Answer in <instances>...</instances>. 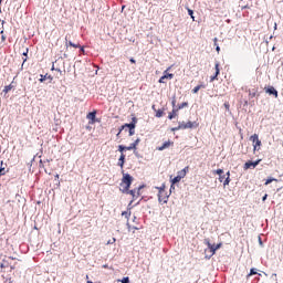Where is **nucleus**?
I'll use <instances>...</instances> for the list:
<instances>
[{"label":"nucleus","mask_w":283,"mask_h":283,"mask_svg":"<svg viewBox=\"0 0 283 283\" xmlns=\"http://www.w3.org/2000/svg\"><path fill=\"white\" fill-rule=\"evenodd\" d=\"M255 94H256L255 91H253V92L250 91V92H249L250 98H255Z\"/></svg>","instance_id":"obj_35"},{"label":"nucleus","mask_w":283,"mask_h":283,"mask_svg":"<svg viewBox=\"0 0 283 283\" xmlns=\"http://www.w3.org/2000/svg\"><path fill=\"white\" fill-rule=\"evenodd\" d=\"M259 243L262 244V239L261 238H259Z\"/></svg>","instance_id":"obj_55"},{"label":"nucleus","mask_w":283,"mask_h":283,"mask_svg":"<svg viewBox=\"0 0 283 283\" xmlns=\"http://www.w3.org/2000/svg\"><path fill=\"white\" fill-rule=\"evenodd\" d=\"M0 34H3V31H1Z\"/></svg>","instance_id":"obj_64"},{"label":"nucleus","mask_w":283,"mask_h":283,"mask_svg":"<svg viewBox=\"0 0 283 283\" xmlns=\"http://www.w3.org/2000/svg\"><path fill=\"white\" fill-rule=\"evenodd\" d=\"M65 45H70L71 48H81V44H74L72 41H67V36H65Z\"/></svg>","instance_id":"obj_15"},{"label":"nucleus","mask_w":283,"mask_h":283,"mask_svg":"<svg viewBox=\"0 0 283 283\" xmlns=\"http://www.w3.org/2000/svg\"><path fill=\"white\" fill-rule=\"evenodd\" d=\"M169 120H174L176 118V109H174L171 113L168 115Z\"/></svg>","instance_id":"obj_20"},{"label":"nucleus","mask_w":283,"mask_h":283,"mask_svg":"<svg viewBox=\"0 0 283 283\" xmlns=\"http://www.w3.org/2000/svg\"><path fill=\"white\" fill-rule=\"evenodd\" d=\"M250 140L253 143V151H260V148L262 146V142L260 140V137L258 134H254L250 137Z\"/></svg>","instance_id":"obj_2"},{"label":"nucleus","mask_w":283,"mask_h":283,"mask_svg":"<svg viewBox=\"0 0 283 283\" xmlns=\"http://www.w3.org/2000/svg\"><path fill=\"white\" fill-rule=\"evenodd\" d=\"M40 167H43V164H41Z\"/></svg>","instance_id":"obj_62"},{"label":"nucleus","mask_w":283,"mask_h":283,"mask_svg":"<svg viewBox=\"0 0 283 283\" xmlns=\"http://www.w3.org/2000/svg\"><path fill=\"white\" fill-rule=\"evenodd\" d=\"M171 104H172V107H176V99H172Z\"/></svg>","instance_id":"obj_49"},{"label":"nucleus","mask_w":283,"mask_h":283,"mask_svg":"<svg viewBox=\"0 0 283 283\" xmlns=\"http://www.w3.org/2000/svg\"><path fill=\"white\" fill-rule=\"evenodd\" d=\"M260 165V160L256 161H247L244 164V169H255Z\"/></svg>","instance_id":"obj_7"},{"label":"nucleus","mask_w":283,"mask_h":283,"mask_svg":"<svg viewBox=\"0 0 283 283\" xmlns=\"http://www.w3.org/2000/svg\"><path fill=\"white\" fill-rule=\"evenodd\" d=\"M25 61H28L27 57L23 60L22 67H23V65H25Z\"/></svg>","instance_id":"obj_52"},{"label":"nucleus","mask_w":283,"mask_h":283,"mask_svg":"<svg viewBox=\"0 0 283 283\" xmlns=\"http://www.w3.org/2000/svg\"><path fill=\"white\" fill-rule=\"evenodd\" d=\"M220 247H222V243L212 244V248H210L212 255H216V251H218V249H220Z\"/></svg>","instance_id":"obj_14"},{"label":"nucleus","mask_w":283,"mask_h":283,"mask_svg":"<svg viewBox=\"0 0 283 283\" xmlns=\"http://www.w3.org/2000/svg\"><path fill=\"white\" fill-rule=\"evenodd\" d=\"M48 78V75H40V83H43Z\"/></svg>","instance_id":"obj_34"},{"label":"nucleus","mask_w":283,"mask_h":283,"mask_svg":"<svg viewBox=\"0 0 283 283\" xmlns=\"http://www.w3.org/2000/svg\"><path fill=\"white\" fill-rule=\"evenodd\" d=\"M140 144V138H137L133 144H130L129 146H127V151H132V149H136V147H138V145Z\"/></svg>","instance_id":"obj_11"},{"label":"nucleus","mask_w":283,"mask_h":283,"mask_svg":"<svg viewBox=\"0 0 283 283\" xmlns=\"http://www.w3.org/2000/svg\"><path fill=\"white\" fill-rule=\"evenodd\" d=\"M188 105L189 104L187 102H184L178 106V109H185V107H187Z\"/></svg>","instance_id":"obj_30"},{"label":"nucleus","mask_w":283,"mask_h":283,"mask_svg":"<svg viewBox=\"0 0 283 283\" xmlns=\"http://www.w3.org/2000/svg\"><path fill=\"white\" fill-rule=\"evenodd\" d=\"M214 46L218 48V38L213 39Z\"/></svg>","instance_id":"obj_42"},{"label":"nucleus","mask_w":283,"mask_h":283,"mask_svg":"<svg viewBox=\"0 0 283 283\" xmlns=\"http://www.w3.org/2000/svg\"><path fill=\"white\" fill-rule=\"evenodd\" d=\"M9 170H6V167H0V177L1 176H6V174H8Z\"/></svg>","instance_id":"obj_23"},{"label":"nucleus","mask_w":283,"mask_h":283,"mask_svg":"<svg viewBox=\"0 0 283 283\" xmlns=\"http://www.w3.org/2000/svg\"><path fill=\"white\" fill-rule=\"evenodd\" d=\"M216 50H217L218 54H220V45H217Z\"/></svg>","instance_id":"obj_46"},{"label":"nucleus","mask_w":283,"mask_h":283,"mask_svg":"<svg viewBox=\"0 0 283 283\" xmlns=\"http://www.w3.org/2000/svg\"><path fill=\"white\" fill-rule=\"evenodd\" d=\"M227 178H231V172L230 171L227 172Z\"/></svg>","instance_id":"obj_50"},{"label":"nucleus","mask_w":283,"mask_h":283,"mask_svg":"<svg viewBox=\"0 0 283 283\" xmlns=\"http://www.w3.org/2000/svg\"><path fill=\"white\" fill-rule=\"evenodd\" d=\"M182 179L177 175L174 179H171V189H174V185L180 182Z\"/></svg>","instance_id":"obj_17"},{"label":"nucleus","mask_w":283,"mask_h":283,"mask_svg":"<svg viewBox=\"0 0 283 283\" xmlns=\"http://www.w3.org/2000/svg\"><path fill=\"white\" fill-rule=\"evenodd\" d=\"M86 118H87L88 120H91V122H90L91 125H94V123H96V111L88 113V114L86 115Z\"/></svg>","instance_id":"obj_9"},{"label":"nucleus","mask_w":283,"mask_h":283,"mask_svg":"<svg viewBox=\"0 0 283 283\" xmlns=\"http://www.w3.org/2000/svg\"><path fill=\"white\" fill-rule=\"evenodd\" d=\"M251 275H258V271L253 268L250 270V273L248 274V277H251Z\"/></svg>","instance_id":"obj_25"},{"label":"nucleus","mask_w":283,"mask_h":283,"mask_svg":"<svg viewBox=\"0 0 283 283\" xmlns=\"http://www.w3.org/2000/svg\"><path fill=\"white\" fill-rule=\"evenodd\" d=\"M155 189L158 190V193H165V184L161 185L160 187H155Z\"/></svg>","instance_id":"obj_19"},{"label":"nucleus","mask_w":283,"mask_h":283,"mask_svg":"<svg viewBox=\"0 0 283 283\" xmlns=\"http://www.w3.org/2000/svg\"><path fill=\"white\" fill-rule=\"evenodd\" d=\"M124 149H127V146H123V145L118 146V151H120V154H123Z\"/></svg>","instance_id":"obj_33"},{"label":"nucleus","mask_w":283,"mask_h":283,"mask_svg":"<svg viewBox=\"0 0 283 283\" xmlns=\"http://www.w3.org/2000/svg\"><path fill=\"white\" fill-rule=\"evenodd\" d=\"M127 229L128 231H132V226L129 224V222H127Z\"/></svg>","instance_id":"obj_47"},{"label":"nucleus","mask_w":283,"mask_h":283,"mask_svg":"<svg viewBox=\"0 0 283 283\" xmlns=\"http://www.w3.org/2000/svg\"><path fill=\"white\" fill-rule=\"evenodd\" d=\"M40 165H43V160H40Z\"/></svg>","instance_id":"obj_59"},{"label":"nucleus","mask_w":283,"mask_h":283,"mask_svg":"<svg viewBox=\"0 0 283 283\" xmlns=\"http://www.w3.org/2000/svg\"><path fill=\"white\" fill-rule=\"evenodd\" d=\"M205 244H207L208 249L211 250V248L213 247V244H211V241H209V239H205Z\"/></svg>","instance_id":"obj_28"},{"label":"nucleus","mask_w":283,"mask_h":283,"mask_svg":"<svg viewBox=\"0 0 283 283\" xmlns=\"http://www.w3.org/2000/svg\"><path fill=\"white\" fill-rule=\"evenodd\" d=\"M122 283H129V276H125V277L122 280Z\"/></svg>","instance_id":"obj_37"},{"label":"nucleus","mask_w":283,"mask_h":283,"mask_svg":"<svg viewBox=\"0 0 283 283\" xmlns=\"http://www.w3.org/2000/svg\"><path fill=\"white\" fill-rule=\"evenodd\" d=\"M80 52H82V54L85 53V49L83 46H80Z\"/></svg>","instance_id":"obj_43"},{"label":"nucleus","mask_w":283,"mask_h":283,"mask_svg":"<svg viewBox=\"0 0 283 283\" xmlns=\"http://www.w3.org/2000/svg\"><path fill=\"white\" fill-rule=\"evenodd\" d=\"M134 134H136V128L129 129V136H134Z\"/></svg>","instance_id":"obj_38"},{"label":"nucleus","mask_w":283,"mask_h":283,"mask_svg":"<svg viewBox=\"0 0 283 283\" xmlns=\"http://www.w3.org/2000/svg\"><path fill=\"white\" fill-rule=\"evenodd\" d=\"M133 229L137 230L138 228L134 227Z\"/></svg>","instance_id":"obj_61"},{"label":"nucleus","mask_w":283,"mask_h":283,"mask_svg":"<svg viewBox=\"0 0 283 283\" xmlns=\"http://www.w3.org/2000/svg\"><path fill=\"white\" fill-rule=\"evenodd\" d=\"M144 187L145 186H139L138 188H135L137 198L140 196V189H143Z\"/></svg>","instance_id":"obj_31"},{"label":"nucleus","mask_w":283,"mask_h":283,"mask_svg":"<svg viewBox=\"0 0 283 283\" xmlns=\"http://www.w3.org/2000/svg\"><path fill=\"white\" fill-rule=\"evenodd\" d=\"M0 167H4V166H3V161L0 163Z\"/></svg>","instance_id":"obj_56"},{"label":"nucleus","mask_w":283,"mask_h":283,"mask_svg":"<svg viewBox=\"0 0 283 283\" xmlns=\"http://www.w3.org/2000/svg\"><path fill=\"white\" fill-rule=\"evenodd\" d=\"M213 174H217V176H222L224 174V170L223 169H217V170H213Z\"/></svg>","instance_id":"obj_27"},{"label":"nucleus","mask_w":283,"mask_h":283,"mask_svg":"<svg viewBox=\"0 0 283 283\" xmlns=\"http://www.w3.org/2000/svg\"><path fill=\"white\" fill-rule=\"evenodd\" d=\"M203 85H197L193 90H192V94H198V92H200V90H202Z\"/></svg>","instance_id":"obj_18"},{"label":"nucleus","mask_w":283,"mask_h":283,"mask_svg":"<svg viewBox=\"0 0 283 283\" xmlns=\"http://www.w3.org/2000/svg\"><path fill=\"white\" fill-rule=\"evenodd\" d=\"M265 92L266 94H270L272 96H275V98H277V90H275V87L270 86Z\"/></svg>","instance_id":"obj_12"},{"label":"nucleus","mask_w":283,"mask_h":283,"mask_svg":"<svg viewBox=\"0 0 283 283\" xmlns=\"http://www.w3.org/2000/svg\"><path fill=\"white\" fill-rule=\"evenodd\" d=\"M57 72H60V74L62 73L61 69H56Z\"/></svg>","instance_id":"obj_57"},{"label":"nucleus","mask_w":283,"mask_h":283,"mask_svg":"<svg viewBox=\"0 0 283 283\" xmlns=\"http://www.w3.org/2000/svg\"><path fill=\"white\" fill-rule=\"evenodd\" d=\"M198 127V123L196 122H179V129H193Z\"/></svg>","instance_id":"obj_3"},{"label":"nucleus","mask_w":283,"mask_h":283,"mask_svg":"<svg viewBox=\"0 0 283 283\" xmlns=\"http://www.w3.org/2000/svg\"><path fill=\"white\" fill-rule=\"evenodd\" d=\"M214 67H216V73L210 77L211 83H213V81H216V78H218V75L220 74V63L217 62Z\"/></svg>","instance_id":"obj_10"},{"label":"nucleus","mask_w":283,"mask_h":283,"mask_svg":"<svg viewBox=\"0 0 283 283\" xmlns=\"http://www.w3.org/2000/svg\"><path fill=\"white\" fill-rule=\"evenodd\" d=\"M1 42L3 43V42H6V35H1Z\"/></svg>","instance_id":"obj_44"},{"label":"nucleus","mask_w":283,"mask_h":283,"mask_svg":"<svg viewBox=\"0 0 283 283\" xmlns=\"http://www.w3.org/2000/svg\"><path fill=\"white\" fill-rule=\"evenodd\" d=\"M133 221H136V217H134Z\"/></svg>","instance_id":"obj_60"},{"label":"nucleus","mask_w":283,"mask_h":283,"mask_svg":"<svg viewBox=\"0 0 283 283\" xmlns=\"http://www.w3.org/2000/svg\"><path fill=\"white\" fill-rule=\"evenodd\" d=\"M11 271H14L17 269L15 265H10Z\"/></svg>","instance_id":"obj_48"},{"label":"nucleus","mask_w":283,"mask_h":283,"mask_svg":"<svg viewBox=\"0 0 283 283\" xmlns=\"http://www.w3.org/2000/svg\"><path fill=\"white\" fill-rule=\"evenodd\" d=\"M132 182H134V177H132V175L125 174V171H123V178H122L120 186L123 187V185H125V187L122 189V192L129 193L130 196H133L134 199H136L137 198L136 189L129 190V188L132 187Z\"/></svg>","instance_id":"obj_1"},{"label":"nucleus","mask_w":283,"mask_h":283,"mask_svg":"<svg viewBox=\"0 0 283 283\" xmlns=\"http://www.w3.org/2000/svg\"><path fill=\"white\" fill-rule=\"evenodd\" d=\"M114 242H116V238H113L112 240H108L107 244H114Z\"/></svg>","instance_id":"obj_40"},{"label":"nucleus","mask_w":283,"mask_h":283,"mask_svg":"<svg viewBox=\"0 0 283 283\" xmlns=\"http://www.w3.org/2000/svg\"><path fill=\"white\" fill-rule=\"evenodd\" d=\"M130 63H136V60L134 57H132Z\"/></svg>","instance_id":"obj_51"},{"label":"nucleus","mask_w":283,"mask_h":283,"mask_svg":"<svg viewBox=\"0 0 283 283\" xmlns=\"http://www.w3.org/2000/svg\"><path fill=\"white\" fill-rule=\"evenodd\" d=\"M23 56H28V49H27V52H23Z\"/></svg>","instance_id":"obj_53"},{"label":"nucleus","mask_w":283,"mask_h":283,"mask_svg":"<svg viewBox=\"0 0 283 283\" xmlns=\"http://www.w3.org/2000/svg\"><path fill=\"white\" fill-rule=\"evenodd\" d=\"M9 260H17V258H14V256H9Z\"/></svg>","instance_id":"obj_54"},{"label":"nucleus","mask_w":283,"mask_h":283,"mask_svg":"<svg viewBox=\"0 0 283 283\" xmlns=\"http://www.w3.org/2000/svg\"><path fill=\"white\" fill-rule=\"evenodd\" d=\"M153 109H156V105H153Z\"/></svg>","instance_id":"obj_58"},{"label":"nucleus","mask_w":283,"mask_h":283,"mask_svg":"<svg viewBox=\"0 0 283 283\" xmlns=\"http://www.w3.org/2000/svg\"><path fill=\"white\" fill-rule=\"evenodd\" d=\"M229 182H231V177H227L226 179H223V187L229 186Z\"/></svg>","instance_id":"obj_24"},{"label":"nucleus","mask_w":283,"mask_h":283,"mask_svg":"<svg viewBox=\"0 0 283 283\" xmlns=\"http://www.w3.org/2000/svg\"><path fill=\"white\" fill-rule=\"evenodd\" d=\"M188 14L191 17L192 21H196V17H193V10L188 9Z\"/></svg>","instance_id":"obj_29"},{"label":"nucleus","mask_w":283,"mask_h":283,"mask_svg":"<svg viewBox=\"0 0 283 283\" xmlns=\"http://www.w3.org/2000/svg\"><path fill=\"white\" fill-rule=\"evenodd\" d=\"M266 198H269V195H264L262 198V201L264 202L266 200Z\"/></svg>","instance_id":"obj_45"},{"label":"nucleus","mask_w":283,"mask_h":283,"mask_svg":"<svg viewBox=\"0 0 283 283\" xmlns=\"http://www.w3.org/2000/svg\"><path fill=\"white\" fill-rule=\"evenodd\" d=\"M122 216H125L126 218H129V216H132V212L124 211V212H122Z\"/></svg>","instance_id":"obj_36"},{"label":"nucleus","mask_w":283,"mask_h":283,"mask_svg":"<svg viewBox=\"0 0 283 283\" xmlns=\"http://www.w3.org/2000/svg\"><path fill=\"white\" fill-rule=\"evenodd\" d=\"M8 268V261L6 259L2 260V263L0 264V269H6Z\"/></svg>","instance_id":"obj_26"},{"label":"nucleus","mask_w":283,"mask_h":283,"mask_svg":"<svg viewBox=\"0 0 283 283\" xmlns=\"http://www.w3.org/2000/svg\"><path fill=\"white\" fill-rule=\"evenodd\" d=\"M10 90H12L11 85L4 86V88H3L4 94H8V92H10Z\"/></svg>","instance_id":"obj_32"},{"label":"nucleus","mask_w":283,"mask_h":283,"mask_svg":"<svg viewBox=\"0 0 283 283\" xmlns=\"http://www.w3.org/2000/svg\"><path fill=\"white\" fill-rule=\"evenodd\" d=\"M277 179L270 177L269 179H266L265 185H271V182H276Z\"/></svg>","instance_id":"obj_22"},{"label":"nucleus","mask_w":283,"mask_h":283,"mask_svg":"<svg viewBox=\"0 0 283 283\" xmlns=\"http://www.w3.org/2000/svg\"><path fill=\"white\" fill-rule=\"evenodd\" d=\"M170 147H174V142L167 140L161 146L157 147V151H165V149H169Z\"/></svg>","instance_id":"obj_6"},{"label":"nucleus","mask_w":283,"mask_h":283,"mask_svg":"<svg viewBox=\"0 0 283 283\" xmlns=\"http://www.w3.org/2000/svg\"><path fill=\"white\" fill-rule=\"evenodd\" d=\"M158 202L160 205H167V202H169V195L167 191H164V193H158Z\"/></svg>","instance_id":"obj_5"},{"label":"nucleus","mask_w":283,"mask_h":283,"mask_svg":"<svg viewBox=\"0 0 283 283\" xmlns=\"http://www.w3.org/2000/svg\"><path fill=\"white\" fill-rule=\"evenodd\" d=\"M179 129H182V128H179V126H177V127L171 128V132H179Z\"/></svg>","instance_id":"obj_41"},{"label":"nucleus","mask_w":283,"mask_h":283,"mask_svg":"<svg viewBox=\"0 0 283 283\" xmlns=\"http://www.w3.org/2000/svg\"><path fill=\"white\" fill-rule=\"evenodd\" d=\"M187 169H189V167L184 168L177 176L181 179L185 178L187 176Z\"/></svg>","instance_id":"obj_16"},{"label":"nucleus","mask_w":283,"mask_h":283,"mask_svg":"<svg viewBox=\"0 0 283 283\" xmlns=\"http://www.w3.org/2000/svg\"><path fill=\"white\" fill-rule=\"evenodd\" d=\"M127 127L128 129H136V117H133V122L129 124H124L120 128L119 132L117 133V136H120V132Z\"/></svg>","instance_id":"obj_4"},{"label":"nucleus","mask_w":283,"mask_h":283,"mask_svg":"<svg viewBox=\"0 0 283 283\" xmlns=\"http://www.w3.org/2000/svg\"><path fill=\"white\" fill-rule=\"evenodd\" d=\"M55 178H59V175H56Z\"/></svg>","instance_id":"obj_63"},{"label":"nucleus","mask_w":283,"mask_h":283,"mask_svg":"<svg viewBox=\"0 0 283 283\" xmlns=\"http://www.w3.org/2000/svg\"><path fill=\"white\" fill-rule=\"evenodd\" d=\"M167 78L171 80L174 78V74L167 73V71L164 72V75L159 78V83H167Z\"/></svg>","instance_id":"obj_8"},{"label":"nucleus","mask_w":283,"mask_h":283,"mask_svg":"<svg viewBox=\"0 0 283 283\" xmlns=\"http://www.w3.org/2000/svg\"><path fill=\"white\" fill-rule=\"evenodd\" d=\"M118 167H120V169H123V167H125V154L122 153L118 159Z\"/></svg>","instance_id":"obj_13"},{"label":"nucleus","mask_w":283,"mask_h":283,"mask_svg":"<svg viewBox=\"0 0 283 283\" xmlns=\"http://www.w3.org/2000/svg\"><path fill=\"white\" fill-rule=\"evenodd\" d=\"M219 182H224V175H219Z\"/></svg>","instance_id":"obj_39"},{"label":"nucleus","mask_w":283,"mask_h":283,"mask_svg":"<svg viewBox=\"0 0 283 283\" xmlns=\"http://www.w3.org/2000/svg\"><path fill=\"white\" fill-rule=\"evenodd\" d=\"M165 114V112H163V109H158L157 112H156V117L157 118H163V115Z\"/></svg>","instance_id":"obj_21"}]
</instances>
